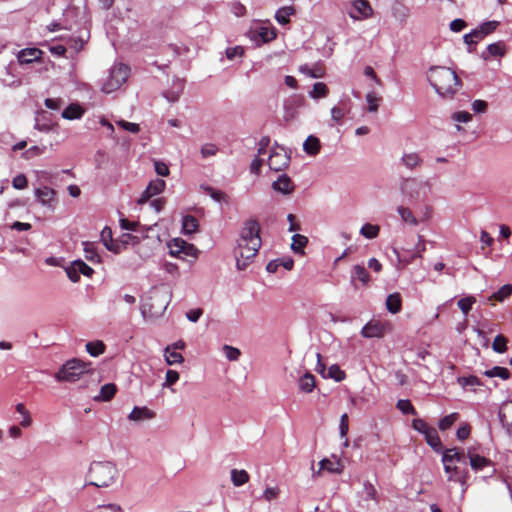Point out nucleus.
<instances>
[{"label":"nucleus","mask_w":512,"mask_h":512,"mask_svg":"<svg viewBox=\"0 0 512 512\" xmlns=\"http://www.w3.org/2000/svg\"><path fill=\"white\" fill-rule=\"evenodd\" d=\"M260 231L261 227L256 219H248L244 222L235 250L236 265L239 270L246 269L257 255L262 243Z\"/></svg>","instance_id":"nucleus-1"},{"label":"nucleus","mask_w":512,"mask_h":512,"mask_svg":"<svg viewBox=\"0 0 512 512\" xmlns=\"http://www.w3.org/2000/svg\"><path fill=\"white\" fill-rule=\"evenodd\" d=\"M428 80L435 91L443 98H453L462 86L456 72L445 66H434L429 69Z\"/></svg>","instance_id":"nucleus-2"},{"label":"nucleus","mask_w":512,"mask_h":512,"mask_svg":"<svg viewBox=\"0 0 512 512\" xmlns=\"http://www.w3.org/2000/svg\"><path fill=\"white\" fill-rule=\"evenodd\" d=\"M118 474L114 463L110 461L93 462L89 468V484L96 487H108Z\"/></svg>","instance_id":"nucleus-3"},{"label":"nucleus","mask_w":512,"mask_h":512,"mask_svg":"<svg viewBox=\"0 0 512 512\" xmlns=\"http://www.w3.org/2000/svg\"><path fill=\"white\" fill-rule=\"evenodd\" d=\"M431 183L429 181H418L416 178L403 179L400 189L405 197L410 200H424L431 191Z\"/></svg>","instance_id":"nucleus-4"},{"label":"nucleus","mask_w":512,"mask_h":512,"mask_svg":"<svg viewBox=\"0 0 512 512\" xmlns=\"http://www.w3.org/2000/svg\"><path fill=\"white\" fill-rule=\"evenodd\" d=\"M129 74L130 68L128 65L123 63L115 64L111 68L109 76L102 85V91L104 93H112L116 91L127 81Z\"/></svg>","instance_id":"nucleus-5"},{"label":"nucleus","mask_w":512,"mask_h":512,"mask_svg":"<svg viewBox=\"0 0 512 512\" xmlns=\"http://www.w3.org/2000/svg\"><path fill=\"white\" fill-rule=\"evenodd\" d=\"M89 365L79 359L68 360L55 377L58 381L75 382L82 374L89 371Z\"/></svg>","instance_id":"nucleus-6"},{"label":"nucleus","mask_w":512,"mask_h":512,"mask_svg":"<svg viewBox=\"0 0 512 512\" xmlns=\"http://www.w3.org/2000/svg\"><path fill=\"white\" fill-rule=\"evenodd\" d=\"M290 163V155L284 147L276 145L269 156L268 166L276 172L282 171L288 167Z\"/></svg>","instance_id":"nucleus-7"},{"label":"nucleus","mask_w":512,"mask_h":512,"mask_svg":"<svg viewBox=\"0 0 512 512\" xmlns=\"http://www.w3.org/2000/svg\"><path fill=\"white\" fill-rule=\"evenodd\" d=\"M442 462L444 464V470L446 473H450L453 462H459L465 466L467 464L464 451L457 448L447 449L443 454Z\"/></svg>","instance_id":"nucleus-8"},{"label":"nucleus","mask_w":512,"mask_h":512,"mask_svg":"<svg viewBox=\"0 0 512 512\" xmlns=\"http://www.w3.org/2000/svg\"><path fill=\"white\" fill-rule=\"evenodd\" d=\"M165 186L166 183L162 179L151 181L141 197L138 199V203L143 204L147 202L151 197L160 194L164 190Z\"/></svg>","instance_id":"nucleus-9"},{"label":"nucleus","mask_w":512,"mask_h":512,"mask_svg":"<svg viewBox=\"0 0 512 512\" xmlns=\"http://www.w3.org/2000/svg\"><path fill=\"white\" fill-rule=\"evenodd\" d=\"M272 188L282 194L288 195L295 190V185L289 176L282 174L273 182Z\"/></svg>","instance_id":"nucleus-10"},{"label":"nucleus","mask_w":512,"mask_h":512,"mask_svg":"<svg viewBox=\"0 0 512 512\" xmlns=\"http://www.w3.org/2000/svg\"><path fill=\"white\" fill-rule=\"evenodd\" d=\"M43 52L38 48H26L18 53V61L20 64H29L40 61Z\"/></svg>","instance_id":"nucleus-11"},{"label":"nucleus","mask_w":512,"mask_h":512,"mask_svg":"<svg viewBox=\"0 0 512 512\" xmlns=\"http://www.w3.org/2000/svg\"><path fill=\"white\" fill-rule=\"evenodd\" d=\"M384 326L379 322H369L367 323L361 331V334L365 338H380L384 335Z\"/></svg>","instance_id":"nucleus-12"},{"label":"nucleus","mask_w":512,"mask_h":512,"mask_svg":"<svg viewBox=\"0 0 512 512\" xmlns=\"http://www.w3.org/2000/svg\"><path fill=\"white\" fill-rule=\"evenodd\" d=\"M159 298V295L155 293L149 296L147 302L144 305L145 307L149 308V312L153 316L161 314L167 308L168 302L165 298L158 304V306L155 305L156 302H159Z\"/></svg>","instance_id":"nucleus-13"},{"label":"nucleus","mask_w":512,"mask_h":512,"mask_svg":"<svg viewBox=\"0 0 512 512\" xmlns=\"http://www.w3.org/2000/svg\"><path fill=\"white\" fill-rule=\"evenodd\" d=\"M101 241L109 251L120 253V244L118 241L113 240L111 228L104 227L101 231Z\"/></svg>","instance_id":"nucleus-14"},{"label":"nucleus","mask_w":512,"mask_h":512,"mask_svg":"<svg viewBox=\"0 0 512 512\" xmlns=\"http://www.w3.org/2000/svg\"><path fill=\"white\" fill-rule=\"evenodd\" d=\"M319 464H320V469L317 472L318 474H320V472L322 470H326V471H328L330 473H334V474H341L344 469V465L342 464L340 459L332 461L330 459L325 458V459L321 460Z\"/></svg>","instance_id":"nucleus-15"},{"label":"nucleus","mask_w":512,"mask_h":512,"mask_svg":"<svg viewBox=\"0 0 512 512\" xmlns=\"http://www.w3.org/2000/svg\"><path fill=\"white\" fill-rule=\"evenodd\" d=\"M448 481L459 482L462 485L466 484L469 478V472L466 467L460 468L456 465L452 464V469L450 470Z\"/></svg>","instance_id":"nucleus-16"},{"label":"nucleus","mask_w":512,"mask_h":512,"mask_svg":"<svg viewBox=\"0 0 512 512\" xmlns=\"http://www.w3.org/2000/svg\"><path fill=\"white\" fill-rule=\"evenodd\" d=\"M355 279L359 280L363 286H367L371 280L369 272L362 265H355L352 270V282L357 287Z\"/></svg>","instance_id":"nucleus-17"},{"label":"nucleus","mask_w":512,"mask_h":512,"mask_svg":"<svg viewBox=\"0 0 512 512\" xmlns=\"http://www.w3.org/2000/svg\"><path fill=\"white\" fill-rule=\"evenodd\" d=\"M155 413L152 412L147 407H138L135 406L131 413L129 414L128 418L131 421H141L145 419H152L154 418Z\"/></svg>","instance_id":"nucleus-18"},{"label":"nucleus","mask_w":512,"mask_h":512,"mask_svg":"<svg viewBox=\"0 0 512 512\" xmlns=\"http://www.w3.org/2000/svg\"><path fill=\"white\" fill-rule=\"evenodd\" d=\"M386 308L392 314H396L401 311L402 298H401L400 293L395 292V293L388 295V297L386 299Z\"/></svg>","instance_id":"nucleus-19"},{"label":"nucleus","mask_w":512,"mask_h":512,"mask_svg":"<svg viewBox=\"0 0 512 512\" xmlns=\"http://www.w3.org/2000/svg\"><path fill=\"white\" fill-rule=\"evenodd\" d=\"M117 392V386L114 383H107L103 385L100 389V394L96 396L94 399L96 401H110Z\"/></svg>","instance_id":"nucleus-20"},{"label":"nucleus","mask_w":512,"mask_h":512,"mask_svg":"<svg viewBox=\"0 0 512 512\" xmlns=\"http://www.w3.org/2000/svg\"><path fill=\"white\" fill-rule=\"evenodd\" d=\"M499 418L503 426L512 429V401L504 404L499 411Z\"/></svg>","instance_id":"nucleus-21"},{"label":"nucleus","mask_w":512,"mask_h":512,"mask_svg":"<svg viewBox=\"0 0 512 512\" xmlns=\"http://www.w3.org/2000/svg\"><path fill=\"white\" fill-rule=\"evenodd\" d=\"M401 161L403 165L410 170L420 167L423 163L422 158L415 152L405 153L402 156Z\"/></svg>","instance_id":"nucleus-22"},{"label":"nucleus","mask_w":512,"mask_h":512,"mask_svg":"<svg viewBox=\"0 0 512 512\" xmlns=\"http://www.w3.org/2000/svg\"><path fill=\"white\" fill-rule=\"evenodd\" d=\"M296 12L293 6H284L277 10L275 19L280 25H286L290 23V16Z\"/></svg>","instance_id":"nucleus-23"},{"label":"nucleus","mask_w":512,"mask_h":512,"mask_svg":"<svg viewBox=\"0 0 512 512\" xmlns=\"http://www.w3.org/2000/svg\"><path fill=\"white\" fill-rule=\"evenodd\" d=\"M321 148L320 141L317 137L310 135L307 137L305 142L303 143L304 151L312 156H315L319 153Z\"/></svg>","instance_id":"nucleus-24"},{"label":"nucleus","mask_w":512,"mask_h":512,"mask_svg":"<svg viewBox=\"0 0 512 512\" xmlns=\"http://www.w3.org/2000/svg\"><path fill=\"white\" fill-rule=\"evenodd\" d=\"M427 444L434 450L438 451L442 447L440 437L434 427H430L424 434Z\"/></svg>","instance_id":"nucleus-25"},{"label":"nucleus","mask_w":512,"mask_h":512,"mask_svg":"<svg viewBox=\"0 0 512 512\" xmlns=\"http://www.w3.org/2000/svg\"><path fill=\"white\" fill-rule=\"evenodd\" d=\"M299 389L302 392L310 393L313 391L315 387V377L313 374L307 372L305 373L298 382Z\"/></svg>","instance_id":"nucleus-26"},{"label":"nucleus","mask_w":512,"mask_h":512,"mask_svg":"<svg viewBox=\"0 0 512 512\" xmlns=\"http://www.w3.org/2000/svg\"><path fill=\"white\" fill-rule=\"evenodd\" d=\"M470 466L474 471H480L491 464V461L477 454H469Z\"/></svg>","instance_id":"nucleus-27"},{"label":"nucleus","mask_w":512,"mask_h":512,"mask_svg":"<svg viewBox=\"0 0 512 512\" xmlns=\"http://www.w3.org/2000/svg\"><path fill=\"white\" fill-rule=\"evenodd\" d=\"M198 220L192 215H186L182 221V229L184 234H193L198 231Z\"/></svg>","instance_id":"nucleus-28"},{"label":"nucleus","mask_w":512,"mask_h":512,"mask_svg":"<svg viewBox=\"0 0 512 512\" xmlns=\"http://www.w3.org/2000/svg\"><path fill=\"white\" fill-rule=\"evenodd\" d=\"M353 7L363 18H368L372 15L373 10L369 1L367 0H354Z\"/></svg>","instance_id":"nucleus-29"},{"label":"nucleus","mask_w":512,"mask_h":512,"mask_svg":"<svg viewBox=\"0 0 512 512\" xmlns=\"http://www.w3.org/2000/svg\"><path fill=\"white\" fill-rule=\"evenodd\" d=\"M249 479H250V476L246 470L232 469L231 480L235 486H237V487L242 486V485L246 484L249 481Z\"/></svg>","instance_id":"nucleus-30"},{"label":"nucleus","mask_w":512,"mask_h":512,"mask_svg":"<svg viewBox=\"0 0 512 512\" xmlns=\"http://www.w3.org/2000/svg\"><path fill=\"white\" fill-rule=\"evenodd\" d=\"M512 294V285L505 284L497 292H494L489 298V301L502 302Z\"/></svg>","instance_id":"nucleus-31"},{"label":"nucleus","mask_w":512,"mask_h":512,"mask_svg":"<svg viewBox=\"0 0 512 512\" xmlns=\"http://www.w3.org/2000/svg\"><path fill=\"white\" fill-rule=\"evenodd\" d=\"M84 114V110L77 104H70L65 110L62 112V117L65 119L73 120L79 119Z\"/></svg>","instance_id":"nucleus-32"},{"label":"nucleus","mask_w":512,"mask_h":512,"mask_svg":"<svg viewBox=\"0 0 512 512\" xmlns=\"http://www.w3.org/2000/svg\"><path fill=\"white\" fill-rule=\"evenodd\" d=\"M188 244L189 243H187L183 239H173L169 243L170 254L175 257H182V253L184 251L183 249H185Z\"/></svg>","instance_id":"nucleus-33"},{"label":"nucleus","mask_w":512,"mask_h":512,"mask_svg":"<svg viewBox=\"0 0 512 512\" xmlns=\"http://www.w3.org/2000/svg\"><path fill=\"white\" fill-rule=\"evenodd\" d=\"M35 193L42 204H49L55 196V191L47 186L37 189Z\"/></svg>","instance_id":"nucleus-34"},{"label":"nucleus","mask_w":512,"mask_h":512,"mask_svg":"<svg viewBox=\"0 0 512 512\" xmlns=\"http://www.w3.org/2000/svg\"><path fill=\"white\" fill-rule=\"evenodd\" d=\"M165 360L168 365L180 364L184 361V357L177 351L171 349V346H167L164 350Z\"/></svg>","instance_id":"nucleus-35"},{"label":"nucleus","mask_w":512,"mask_h":512,"mask_svg":"<svg viewBox=\"0 0 512 512\" xmlns=\"http://www.w3.org/2000/svg\"><path fill=\"white\" fill-rule=\"evenodd\" d=\"M486 35H484L483 31L480 29V27L474 29L472 32L465 34L463 39L464 42L471 46L476 45L479 41L484 39Z\"/></svg>","instance_id":"nucleus-36"},{"label":"nucleus","mask_w":512,"mask_h":512,"mask_svg":"<svg viewBox=\"0 0 512 512\" xmlns=\"http://www.w3.org/2000/svg\"><path fill=\"white\" fill-rule=\"evenodd\" d=\"M484 375L487 376V377H499V378H501L503 380H507V379L510 378L511 373L505 367L494 366L492 369L486 370L484 372Z\"/></svg>","instance_id":"nucleus-37"},{"label":"nucleus","mask_w":512,"mask_h":512,"mask_svg":"<svg viewBox=\"0 0 512 512\" xmlns=\"http://www.w3.org/2000/svg\"><path fill=\"white\" fill-rule=\"evenodd\" d=\"M105 348H106L105 344L100 340L88 342L86 344L87 352L93 357H97V356L103 354L105 352Z\"/></svg>","instance_id":"nucleus-38"},{"label":"nucleus","mask_w":512,"mask_h":512,"mask_svg":"<svg viewBox=\"0 0 512 512\" xmlns=\"http://www.w3.org/2000/svg\"><path fill=\"white\" fill-rule=\"evenodd\" d=\"M460 418L459 413L453 412L449 415L444 416L440 419L438 427L441 431L448 430L458 419Z\"/></svg>","instance_id":"nucleus-39"},{"label":"nucleus","mask_w":512,"mask_h":512,"mask_svg":"<svg viewBox=\"0 0 512 512\" xmlns=\"http://www.w3.org/2000/svg\"><path fill=\"white\" fill-rule=\"evenodd\" d=\"M307 243H308V238L306 236L301 235V234H295L292 237L291 248L296 253H302L303 248L307 245Z\"/></svg>","instance_id":"nucleus-40"},{"label":"nucleus","mask_w":512,"mask_h":512,"mask_svg":"<svg viewBox=\"0 0 512 512\" xmlns=\"http://www.w3.org/2000/svg\"><path fill=\"white\" fill-rule=\"evenodd\" d=\"M329 89L327 85L323 82H317L313 85V90L310 93L312 98H324L328 95Z\"/></svg>","instance_id":"nucleus-41"},{"label":"nucleus","mask_w":512,"mask_h":512,"mask_svg":"<svg viewBox=\"0 0 512 512\" xmlns=\"http://www.w3.org/2000/svg\"><path fill=\"white\" fill-rule=\"evenodd\" d=\"M85 257L91 262L99 261L100 256L97 253L96 247L92 242H83Z\"/></svg>","instance_id":"nucleus-42"},{"label":"nucleus","mask_w":512,"mask_h":512,"mask_svg":"<svg viewBox=\"0 0 512 512\" xmlns=\"http://www.w3.org/2000/svg\"><path fill=\"white\" fill-rule=\"evenodd\" d=\"M15 408L16 411L23 417L22 420L20 421V425L24 428L29 427L32 424V419L25 405L23 403H18Z\"/></svg>","instance_id":"nucleus-43"},{"label":"nucleus","mask_w":512,"mask_h":512,"mask_svg":"<svg viewBox=\"0 0 512 512\" xmlns=\"http://www.w3.org/2000/svg\"><path fill=\"white\" fill-rule=\"evenodd\" d=\"M396 407L405 415H416L417 411L408 399L398 400Z\"/></svg>","instance_id":"nucleus-44"},{"label":"nucleus","mask_w":512,"mask_h":512,"mask_svg":"<svg viewBox=\"0 0 512 512\" xmlns=\"http://www.w3.org/2000/svg\"><path fill=\"white\" fill-rule=\"evenodd\" d=\"M397 211H398L401 219L404 222L410 223L412 225H417L418 224L417 219L415 218V216L413 215L412 211L409 208L404 207V206H399L397 208Z\"/></svg>","instance_id":"nucleus-45"},{"label":"nucleus","mask_w":512,"mask_h":512,"mask_svg":"<svg viewBox=\"0 0 512 512\" xmlns=\"http://www.w3.org/2000/svg\"><path fill=\"white\" fill-rule=\"evenodd\" d=\"M507 342V338L504 335L499 334L494 338L492 348L497 353H504L507 351Z\"/></svg>","instance_id":"nucleus-46"},{"label":"nucleus","mask_w":512,"mask_h":512,"mask_svg":"<svg viewBox=\"0 0 512 512\" xmlns=\"http://www.w3.org/2000/svg\"><path fill=\"white\" fill-rule=\"evenodd\" d=\"M379 231H380V228L379 226L377 225H372L370 223H366L362 226L361 230H360V233L368 238V239H373V238H376L379 234Z\"/></svg>","instance_id":"nucleus-47"},{"label":"nucleus","mask_w":512,"mask_h":512,"mask_svg":"<svg viewBox=\"0 0 512 512\" xmlns=\"http://www.w3.org/2000/svg\"><path fill=\"white\" fill-rule=\"evenodd\" d=\"M487 50L492 56L503 57L506 54V46L501 41L489 44Z\"/></svg>","instance_id":"nucleus-48"},{"label":"nucleus","mask_w":512,"mask_h":512,"mask_svg":"<svg viewBox=\"0 0 512 512\" xmlns=\"http://www.w3.org/2000/svg\"><path fill=\"white\" fill-rule=\"evenodd\" d=\"M327 377L340 382L345 379L346 374L338 365L335 364L329 367Z\"/></svg>","instance_id":"nucleus-49"},{"label":"nucleus","mask_w":512,"mask_h":512,"mask_svg":"<svg viewBox=\"0 0 512 512\" xmlns=\"http://www.w3.org/2000/svg\"><path fill=\"white\" fill-rule=\"evenodd\" d=\"M476 302V299L475 297L473 296H468V297H464V298H461L457 305L459 307V309L465 314L467 315L469 313V311L472 309V305Z\"/></svg>","instance_id":"nucleus-50"},{"label":"nucleus","mask_w":512,"mask_h":512,"mask_svg":"<svg viewBox=\"0 0 512 512\" xmlns=\"http://www.w3.org/2000/svg\"><path fill=\"white\" fill-rule=\"evenodd\" d=\"M300 72L312 77V78H321L324 76V69L320 66L315 68H310L307 65L300 67Z\"/></svg>","instance_id":"nucleus-51"},{"label":"nucleus","mask_w":512,"mask_h":512,"mask_svg":"<svg viewBox=\"0 0 512 512\" xmlns=\"http://www.w3.org/2000/svg\"><path fill=\"white\" fill-rule=\"evenodd\" d=\"M458 383L463 388H466V387H469V386H479V385H481L480 379L478 377L474 376V375H470V376H467V377H459L458 378Z\"/></svg>","instance_id":"nucleus-52"},{"label":"nucleus","mask_w":512,"mask_h":512,"mask_svg":"<svg viewBox=\"0 0 512 512\" xmlns=\"http://www.w3.org/2000/svg\"><path fill=\"white\" fill-rule=\"evenodd\" d=\"M223 351L225 353V356L230 361H236L241 355V352L238 348L232 347L230 345H224Z\"/></svg>","instance_id":"nucleus-53"},{"label":"nucleus","mask_w":512,"mask_h":512,"mask_svg":"<svg viewBox=\"0 0 512 512\" xmlns=\"http://www.w3.org/2000/svg\"><path fill=\"white\" fill-rule=\"evenodd\" d=\"M73 263L76 266L79 274L89 277L94 273V270L82 260H76Z\"/></svg>","instance_id":"nucleus-54"},{"label":"nucleus","mask_w":512,"mask_h":512,"mask_svg":"<svg viewBox=\"0 0 512 512\" xmlns=\"http://www.w3.org/2000/svg\"><path fill=\"white\" fill-rule=\"evenodd\" d=\"M499 25V21L492 20L482 23L479 27L483 31L484 35L488 36L493 33Z\"/></svg>","instance_id":"nucleus-55"},{"label":"nucleus","mask_w":512,"mask_h":512,"mask_svg":"<svg viewBox=\"0 0 512 512\" xmlns=\"http://www.w3.org/2000/svg\"><path fill=\"white\" fill-rule=\"evenodd\" d=\"M259 37L264 43H267L276 38V32L274 29L262 27L259 31Z\"/></svg>","instance_id":"nucleus-56"},{"label":"nucleus","mask_w":512,"mask_h":512,"mask_svg":"<svg viewBox=\"0 0 512 512\" xmlns=\"http://www.w3.org/2000/svg\"><path fill=\"white\" fill-rule=\"evenodd\" d=\"M205 190L207 191V193L211 196V198H213L215 201L217 202H221V201H224V202H227V195L220 191V190H216L212 187H206Z\"/></svg>","instance_id":"nucleus-57"},{"label":"nucleus","mask_w":512,"mask_h":512,"mask_svg":"<svg viewBox=\"0 0 512 512\" xmlns=\"http://www.w3.org/2000/svg\"><path fill=\"white\" fill-rule=\"evenodd\" d=\"M366 100L368 102V111L376 112L379 107L378 101L380 98H378L374 92H370L367 94Z\"/></svg>","instance_id":"nucleus-58"},{"label":"nucleus","mask_w":512,"mask_h":512,"mask_svg":"<svg viewBox=\"0 0 512 512\" xmlns=\"http://www.w3.org/2000/svg\"><path fill=\"white\" fill-rule=\"evenodd\" d=\"M412 427L424 435L431 426L425 420L417 418L412 421Z\"/></svg>","instance_id":"nucleus-59"},{"label":"nucleus","mask_w":512,"mask_h":512,"mask_svg":"<svg viewBox=\"0 0 512 512\" xmlns=\"http://www.w3.org/2000/svg\"><path fill=\"white\" fill-rule=\"evenodd\" d=\"M364 491H365L367 500H374V501L378 500V493L373 484L366 482L364 484Z\"/></svg>","instance_id":"nucleus-60"},{"label":"nucleus","mask_w":512,"mask_h":512,"mask_svg":"<svg viewBox=\"0 0 512 512\" xmlns=\"http://www.w3.org/2000/svg\"><path fill=\"white\" fill-rule=\"evenodd\" d=\"M218 151V148L215 144L207 143L201 148V155L203 158H207L210 156H214Z\"/></svg>","instance_id":"nucleus-61"},{"label":"nucleus","mask_w":512,"mask_h":512,"mask_svg":"<svg viewBox=\"0 0 512 512\" xmlns=\"http://www.w3.org/2000/svg\"><path fill=\"white\" fill-rule=\"evenodd\" d=\"M12 185L15 189L21 190L27 187L28 180L24 174H19L16 177H14Z\"/></svg>","instance_id":"nucleus-62"},{"label":"nucleus","mask_w":512,"mask_h":512,"mask_svg":"<svg viewBox=\"0 0 512 512\" xmlns=\"http://www.w3.org/2000/svg\"><path fill=\"white\" fill-rule=\"evenodd\" d=\"M471 433V426L469 424H464L457 429V438L461 441L466 440Z\"/></svg>","instance_id":"nucleus-63"},{"label":"nucleus","mask_w":512,"mask_h":512,"mask_svg":"<svg viewBox=\"0 0 512 512\" xmlns=\"http://www.w3.org/2000/svg\"><path fill=\"white\" fill-rule=\"evenodd\" d=\"M179 380V373L175 370H168L166 372L165 386H172Z\"/></svg>","instance_id":"nucleus-64"}]
</instances>
